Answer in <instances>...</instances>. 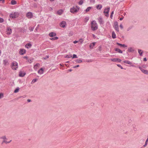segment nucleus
<instances>
[{"instance_id": "nucleus-8", "label": "nucleus", "mask_w": 148, "mask_h": 148, "mask_svg": "<svg viewBox=\"0 0 148 148\" xmlns=\"http://www.w3.org/2000/svg\"><path fill=\"white\" fill-rule=\"evenodd\" d=\"M32 16V12H29L26 14V16L28 18H31Z\"/></svg>"}, {"instance_id": "nucleus-57", "label": "nucleus", "mask_w": 148, "mask_h": 148, "mask_svg": "<svg viewBox=\"0 0 148 148\" xmlns=\"http://www.w3.org/2000/svg\"><path fill=\"white\" fill-rule=\"evenodd\" d=\"M147 60V59L146 58H144L143 59V61H146Z\"/></svg>"}, {"instance_id": "nucleus-62", "label": "nucleus", "mask_w": 148, "mask_h": 148, "mask_svg": "<svg viewBox=\"0 0 148 148\" xmlns=\"http://www.w3.org/2000/svg\"><path fill=\"white\" fill-rule=\"evenodd\" d=\"M11 141H12V140H10V141H8H8H7V142H8V143H10Z\"/></svg>"}, {"instance_id": "nucleus-60", "label": "nucleus", "mask_w": 148, "mask_h": 148, "mask_svg": "<svg viewBox=\"0 0 148 148\" xmlns=\"http://www.w3.org/2000/svg\"><path fill=\"white\" fill-rule=\"evenodd\" d=\"M27 101L28 102H29L31 101V100L30 99H28L27 100Z\"/></svg>"}, {"instance_id": "nucleus-40", "label": "nucleus", "mask_w": 148, "mask_h": 148, "mask_svg": "<svg viewBox=\"0 0 148 148\" xmlns=\"http://www.w3.org/2000/svg\"><path fill=\"white\" fill-rule=\"evenodd\" d=\"M1 139H3L4 140H5L6 139V137L5 136H2L0 138Z\"/></svg>"}, {"instance_id": "nucleus-50", "label": "nucleus", "mask_w": 148, "mask_h": 148, "mask_svg": "<svg viewBox=\"0 0 148 148\" xmlns=\"http://www.w3.org/2000/svg\"><path fill=\"white\" fill-rule=\"evenodd\" d=\"M90 2L94 3L95 2V0H90Z\"/></svg>"}, {"instance_id": "nucleus-5", "label": "nucleus", "mask_w": 148, "mask_h": 148, "mask_svg": "<svg viewBox=\"0 0 148 148\" xmlns=\"http://www.w3.org/2000/svg\"><path fill=\"white\" fill-rule=\"evenodd\" d=\"M113 27L117 32L119 31L118 23L117 21L114 22Z\"/></svg>"}, {"instance_id": "nucleus-41", "label": "nucleus", "mask_w": 148, "mask_h": 148, "mask_svg": "<svg viewBox=\"0 0 148 148\" xmlns=\"http://www.w3.org/2000/svg\"><path fill=\"white\" fill-rule=\"evenodd\" d=\"M3 96V94L2 93H0V99L2 98Z\"/></svg>"}, {"instance_id": "nucleus-4", "label": "nucleus", "mask_w": 148, "mask_h": 148, "mask_svg": "<svg viewBox=\"0 0 148 148\" xmlns=\"http://www.w3.org/2000/svg\"><path fill=\"white\" fill-rule=\"evenodd\" d=\"M110 8V7H108L107 8H106L103 11V13L105 14V16L106 17H108L109 16V12Z\"/></svg>"}, {"instance_id": "nucleus-43", "label": "nucleus", "mask_w": 148, "mask_h": 148, "mask_svg": "<svg viewBox=\"0 0 148 148\" xmlns=\"http://www.w3.org/2000/svg\"><path fill=\"white\" fill-rule=\"evenodd\" d=\"M77 57L76 54H73V58H77Z\"/></svg>"}, {"instance_id": "nucleus-47", "label": "nucleus", "mask_w": 148, "mask_h": 148, "mask_svg": "<svg viewBox=\"0 0 148 148\" xmlns=\"http://www.w3.org/2000/svg\"><path fill=\"white\" fill-rule=\"evenodd\" d=\"M40 64L39 63H37L36 64H35L34 66V68H35L36 66H39Z\"/></svg>"}, {"instance_id": "nucleus-54", "label": "nucleus", "mask_w": 148, "mask_h": 148, "mask_svg": "<svg viewBox=\"0 0 148 148\" xmlns=\"http://www.w3.org/2000/svg\"><path fill=\"white\" fill-rule=\"evenodd\" d=\"M79 65H76V66H74L73 68H76L77 67H79Z\"/></svg>"}, {"instance_id": "nucleus-17", "label": "nucleus", "mask_w": 148, "mask_h": 148, "mask_svg": "<svg viewBox=\"0 0 148 148\" xmlns=\"http://www.w3.org/2000/svg\"><path fill=\"white\" fill-rule=\"evenodd\" d=\"M138 52L140 56H142L143 53V51L141 49H138Z\"/></svg>"}, {"instance_id": "nucleus-33", "label": "nucleus", "mask_w": 148, "mask_h": 148, "mask_svg": "<svg viewBox=\"0 0 148 148\" xmlns=\"http://www.w3.org/2000/svg\"><path fill=\"white\" fill-rule=\"evenodd\" d=\"M37 79L36 78L34 79L32 81L31 83L32 84L36 82L37 81Z\"/></svg>"}, {"instance_id": "nucleus-59", "label": "nucleus", "mask_w": 148, "mask_h": 148, "mask_svg": "<svg viewBox=\"0 0 148 148\" xmlns=\"http://www.w3.org/2000/svg\"><path fill=\"white\" fill-rule=\"evenodd\" d=\"M0 1H2V3H3L5 1V0H0Z\"/></svg>"}, {"instance_id": "nucleus-58", "label": "nucleus", "mask_w": 148, "mask_h": 148, "mask_svg": "<svg viewBox=\"0 0 148 148\" xmlns=\"http://www.w3.org/2000/svg\"><path fill=\"white\" fill-rule=\"evenodd\" d=\"M23 58H25L27 60L28 59V57L27 56H24Z\"/></svg>"}, {"instance_id": "nucleus-14", "label": "nucleus", "mask_w": 148, "mask_h": 148, "mask_svg": "<svg viewBox=\"0 0 148 148\" xmlns=\"http://www.w3.org/2000/svg\"><path fill=\"white\" fill-rule=\"evenodd\" d=\"M134 51V48L133 47H130L128 48L127 51L130 52H133Z\"/></svg>"}, {"instance_id": "nucleus-35", "label": "nucleus", "mask_w": 148, "mask_h": 148, "mask_svg": "<svg viewBox=\"0 0 148 148\" xmlns=\"http://www.w3.org/2000/svg\"><path fill=\"white\" fill-rule=\"evenodd\" d=\"M34 27H29V29L30 31H33L34 29Z\"/></svg>"}, {"instance_id": "nucleus-9", "label": "nucleus", "mask_w": 148, "mask_h": 148, "mask_svg": "<svg viewBox=\"0 0 148 148\" xmlns=\"http://www.w3.org/2000/svg\"><path fill=\"white\" fill-rule=\"evenodd\" d=\"M66 25V22L65 21H62L60 24V26L63 28H64Z\"/></svg>"}, {"instance_id": "nucleus-56", "label": "nucleus", "mask_w": 148, "mask_h": 148, "mask_svg": "<svg viewBox=\"0 0 148 148\" xmlns=\"http://www.w3.org/2000/svg\"><path fill=\"white\" fill-rule=\"evenodd\" d=\"M121 60L120 59L118 58V60L117 61H118L119 62H120L121 61Z\"/></svg>"}, {"instance_id": "nucleus-31", "label": "nucleus", "mask_w": 148, "mask_h": 148, "mask_svg": "<svg viewBox=\"0 0 148 148\" xmlns=\"http://www.w3.org/2000/svg\"><path fill=\"white\" fill-rule=\"evenodd\" d=\"M91 7H88L87 8V9L85 10V11L86 12H89L90 10L91 9Z\"/></svg>"}, {"instance_id": "nucleus-20", "label": "nucleus", "mask_w": 148, "mask_h": 148, "mask_svg": "<svg viewBox=\"0 0 148 148\" xmlns=\"http://www.w3.org/2000/svg\"><path fill=\"white\" fill-rule=\"evenodd\" d=\"M32 46V45L30 43H28L27 44L25 45V47L27 49L30 48Z\"/></svg>"}, {"instance_id": "nucleus-37", "label": "nucleus", "mask_w": 148, "mask_h": 148, "mask_svg": "<svg viewBox=\"0 0 148 148\" xmlns=\"http://www.w3.org/2000/svg\"><path fill=\"white\" fill-rule=\"evenodd\" d=\"M19 90V88H17L15 90L14 92V93H17L18 92Z\"/></svg>"}, {"instance_id": "nucleus-27", "label": "nucleus", "mask_w": 148, "mask_h": 148, "mask_svg": "<svg viewBox=\"0 0 148 148\" xmlns=\"http://www.w3.org/2000/svg\"><path fill=\"white\" fill-rule=\"evenodd\" d=\"M58 39V37L57 36L55 37L52 38H50V39L52 40H57Z\"/></svg>"}, {"instance_id": "nucleus-30", "label": "nucleus", "mask_w": 148, "mask_h": 148, "mask_svg": "<svg viewBox=\"0 0 148 148\" xmlns=\"http://www.w3.org/2000/svg\"><path fill=\"white\" fill-rule=\"evenodd\" d=\"M75 62L77 63H80L82 62V60L80 59H77L76 60Z\"/></svg>"}, {"instance_id": "nucleus-25", "label": "nucleus", "mask_w": 148, "mask_h": 148, "mask_svg": "<svg viewBox=\"0 0 148 148\" xmlns=\"http://www.w3.org/2000/svg\"><path fill=\"white\" fill-rule=\"evenodd\" d=\"M16 4V1L14 0H12L11 1V4L12 5H15Z\"/></svg>"}, {"instance_id": "nucleus-29", "label": "nucleus", "mask_w": 148, "mask_h": 148, "mask_svg": "<svg viewBox=\"0 0 148 148\" xmlns=\"http://www.w3.org/2000/svg\"><path fill=\"white\" fill-rule=\"evenodd\" d=\"M110 60H111L112 61L116 62L118 60V58H113V59H110Z\"/></svg>"}, {"instance_id": "nucleus-28", "label": "nucleus", "mask_w": 148, "mask_h": 148, "mask_svg": "<svg viewBox=\"0 0 148 148\" xmlns=\"http://www.w3.org/2000/svg\"><path fill=\"white\" fill-rule=\"evenodd\" d=\"M72 57V55L71 54L67 55L64 56L65 58H69Z\"/></svg>"}, {"instance_id": "nucleus-44", "label": "nucleus", "mask_w": 148, "mask_h": 148, "mask_svg": "<svg viewBox=\"0 0 148 148\" xmlns=\"http://www.w3.org/2000/svg\"><path fill=\"white\" fill-rule=\"evenodd\" d=\"M117 65L121 69H123V68L120 64H117Z\"/></svg>"}, {"instance_id": "nucleus-6", "label": "nucleus", "mask_w": 148, "mask_h": 148, "mask_svg": "<svg viewBox=\"0 0 148 148\" xmlns=\"http://www.w3.org/2000/svg\"><path fill=\"white\" fill-rule=\"evenodd\" d=\"M17 16V13L12 12L10 15V17L12 18H15Z\"/></svg>"}, {"instance_id": "nucleus-38", "label": "nucleus", "mask_w": 148, "mask_h": 148, "mask_svg": "<svg viewBox=\"0 0 148 148\" xmlns=\"http://www.w3.org/2000/svg\"><path fill=\"white\" fill-rule=\"evenodd\" d=\"M148 142V140H146L145 142V144L143 145V146L145 147L146 146L147 144V142Z\"/></svg>"}, {"instance_id": "nucleus-7", "label": "nucleus", "mask_w": 148, "mask_h": 148, "mask_svg": "<svg viewBox=\"0 0 148 148\" xmlns=\"http://www.w3.org/2000/svg\"><path fill=\"white\" fill-rule=\"evenodd\" d=\"M138 67H139V68L140 70L143 73H144L145 74H146L147 75H148V71L147 70H145V69H143L140 66H139Z\"/></svg>"}, {"instance_id": "nucleus-23", "label": "nucleus", "mask_w": 148, "mask_h": 148, "mask_svg": "<svg viewBox=\"0 0 148 148\" xmlns=\"http://www.w3.org/2000/svg\"><path fill=\"white\" fill-rule=\"evenodd\" d=\"M123 62L125 63L129 64H132V62L128 60H125Z\"/></svg>"}, {"instance_id": "nucleus-21", "label": "nucleus", "mask_w": 148, "mask_h": 148, "mask_svg": "<svg viewBox=\"0 0 148 148\" xmlns=\"http://www.w3.org/2000/svg\"><path fill=\"white\" fill-rule=\"evenodd\" d=\"M25 75V73H23L22 72H20L19 73V76L20 77H23Z\"/></svg>"}, {"instance_id": "nucleus-13", "label": "nucleus", "mask_w": 148, "mask_h": 148, "mask_svg": "<svg viewBox=\"0 0 148 148\" xmlns=\"http://www.w3.org/2000/svg\"><path fill=\"white\" fill-rule=\"evenodd\" d=\"M56 34L54 32H51L49 34V36L50 37H53L56 36Z\"/></svg>"}, {"instance_id": "nucleus-32", "label": "nucleus", "mask_w": 148, "mask_h": 148, "mask_svg": "<svg viewBox=\"0 0 148 148\" xmlns=\"http://www.w3.org/2000/svg\"><path fill=\"white\" fill-rule=\"evenodd\" d=\"M89 17H86L85 18V20L84 21L85 22H87L89 20Z\"/></svg>"}, {"instance_id": "nucleus-18", "label": "nucleus", "mask_w": 148, "mask_h": 148, "mask_svg": "<svg viewBox=\"0 0 148 148\" xmlns=\"http://www.w3.org/2000/svg\"><path fill=\"white\" fill-rule=\"evenodd\" d=\"M3 63L5 65H8L9 64L8 60H3Z\"/></svg>"}, {"instance_id": "nucleus-15", "label": "nucleus", "mask_w": 148, "mask_h": 148, "mask_svg": "<svg viewBox=\"0 0 148 148\" xmlns=\"http://www.w3.org/2000/svg\"><path fill=\"white\" fill-rule=\"evenodd\" d=\"M116 44L121 47H127V45H125V44H122L120 43H119L118 42H117Z\"/></svg>"}, {"instance_id": "nucleus-46", "label": "nucleus", "mask_w": 148, "mask_h": 148, "mask_svg": "<svg viewBox=\"0 0 148 148\" xmlns=\"http://www.w3.org/2000/svg\"><path fill=\"white\" fill-rule=\"evenodd\" d=\"M78 41L80 42L81 43H82L83 42V40L81 38L79 40V41Z\"/></svg>"}, {"instance_id": "nucleus-48", "label": "nucleus", "mask_w": 148, "mask_h": 148, "mask_svg": "<svg viewBox=\"0 0 148 148\" xmlns=\"http://www.w3.org/2000/svg\"><path fill=\"white\" fill-rule=\"evenodd\" d=\"M25 97V95H24V96H20V97H18V98H24Z\"/></svg>"}, {"instance_id": "nucleus-16", "label": "nucleus", "mask_w": 148, "mask_h": 148, "mask_svg": "<svg viewBox=\"0 0 148 148\" xmlns=\"http://www.w3.org/2000/svg\"><path fill=\"white\" fill-rule=\"evenodd\" d=\"M44 71L43 69L42 68L38 71V73L40 74H41L43 73Z\"/></svg>"}, {"instance_id": "nucleus-64", "label": "nucleus", "mask_w": 148, "mask_h": 148, "mask_svg": "<svg viewBox=\"0 0 148 148\" xmlns=\"http://www.w3.org/2000/svg\"><path fill=\"white\" fill-rule=\"evenodd\" d=\"M33 0L35 1H38V0Z\"/></svg>"}, {"instance_id": "nucleus-42", "label": "nucleus", "mask_w": 148, "mask_h": 148, "mask_svg": "<svg viewBox=\"0 0 148 148\" xmlns=\"http://www.w3.org/2000/svg\"><path fill=\"white\" fill-rule=\"evenodd\" d=\"M3 19L2 18L0 17V23L3 22Z\"/></svg>"}, {"instance_id": "nucleus-10", "label": "nucleus", "mask_w": 148, "mask_h": 148, "mask_svg": "<svg viewBox=\"0 0 148 148\" xmlns=\"http://www.w3.org/2000/svg\"><path fill=\"white\" fill-rule=\"evenodd\" d=\"M26 51L23 49H21L19 52V54L21 55H23L26 53Z\"/></svg>"}, {"instance_id": "nucleus-53", "label": "nucleus", "mask_w": 148, "mask_h": 148, "mask_svg": "<svg viewBox=\"0 0 148 148\" xmlns=\"http://www.w3.org/2000/svg\"><path fill=\"white\" fill-rule=\"evenodd\" d=\"M101 46H99V51H101Z\"/></svg>"}, {"instance_id": "nucleus-63", "label": "nucleus", "mask_w": 148, "mask_h": 148, "mask_svg": "<svg viewBox=\"0 0 148 148\" xmlns=\"http://www.w3.org/2000/svg\"><path fill=\"white\" fill-rule=\"evenodd\" d=\"M69 71H72V69H70L69 70Z\"/></svg>"}, {"instance_id": "nucleus-49", "label": "nucleus", "mask_w": 148, "mask_h": 148, "mask_svg": "<svg viewBox=\"0 0 148 148\" xmlns=\"http://www.w3.org/2000/svg\"><path fill=\"white\" fill-rule=\"evenodd\" d=\"M120 27L121 29H122L123 28V26L122 24H121L120 25Z\"/></svg>"}, {"instance_id": "nucleus-1", "label": "nucleus", "mask_w": 148, "mask_h": 148, "mask_svg": "<svg viewBox=\"0 0 148 148\" xmlns=\"http://www.w3.org/2000/svg\"><path fill=\"white\" fill-rule=\"evenodd\" d=\"M98 25L96 21H93L91 22V28L92 30L95 31L98 29Z\"/></svg>"}, {"instance_id": "nucleus-61", "label": "nucleus", "mask_w": 148, "mask_h": 148, "mask_svg": "<svg viewBox=\"0 0 148 148\" xmlns=\"http://www.w3.org/2000/svg\"><path fill=\"white\" fill-rule=\"evenodd\" d=\"M123 17H122V18H119V20H120V21H121L123 19Z\"/></svg>"}, {"instance_id": "nucleus-22", "label": "nucleus", "mask_w": 148, "mask_h": 148, "mask_svg": "<svg viewBox=\"0 0 148 148\" xmlns=\"http://www.w3.org/2000/svg\"><path fill=\"white\" fill-rule=\"evenodd\" d=\"M112 37L113 39L116 38V35L114 31H113L112 33Z\"/></svg>"}, {"instance_id": "nucleus-26", "label": "nucleus", "mask_w": 148, "mask_h": 148, "mask_svg": "<svg viewBox=\"0 0 148 148\" xmlns=\"http://www.w3.org/2000/svg\"><path fill=\"white\" fill-rule=\"evenodd\" d=\"M95 42H93L92 43L90 44V48H92L95 45Z\"/></svg>"}, {"instance_id": "nucleus-24", "label": "nucleus", "mask_w": 148, "mask_h": 148, "mask_svg": "<svg viewBox=\"0 0 148 148\" xmlns=\"http://www.w3.org/2000/svg\"><path fill=\"white\" fill-rule=\"evenodd\" d=\"M96 8L97 9L101 10L102 8V6L101 5H98L97 6Z\"/></svg>"}, {"instance_id": "nucleus-2", "label": "nucleus", "mask_w": 148, "mask_h": 148, "mask_svg": "<svg viewBox=\"0 0 148 148\" xmlns=\"http://www.w3.org/2000/svg\"><path fill=\"white\" fill-rule=\"evenodd\" d=\"M80 8L77 5L75 6H73L70 8V12L73 14L76 13L79 10Z\"/></svg>"}, {"instance_id": "nucleus-52", "label": "nucleus", "mask_w": 148, "mask_h": 148, "mask_svg": "<svg viewBox=\"0 0 148 148\" xmlns=\"http://www.w3.org/2000/svg\"><path fill=\"white\" fill-rule=\"evenodd\" d=\"M78 41L75 40L73 41V42L74 44H76V43H77L78 42Z\"/></svg>"}, {"instance_id": "nucleus-19", "label": "nucleus", "mask_w": 148, "mask_h": 148, "mask_svg": "<svg viewBox=\"0 0 148 148\" xmlns=\"http://www.w3.org/2000/svg\"><path fill=\"white\" fill-rule=\"evenodd\" d=\"M115 50L116 51L118 52L122 53H123V51L121 50L120 49L117 48H116L115 49Z\"/></svg>"}, {"instance_id": "nucleus-39", "label": "nucleus", "mask_w": 148, "mask_h": 148, "mask_svg": "<svg viewBox=\"0 0 148 148\" xmlns=\"http://www.w3.org/2000/svg\"><path fill=\"white\" fill-rule=\"evenodd\" d=\"M132 26L129 27L127 29V31H130L132 28Z\"/></svg>"}, {"instance_id": "nucleus-51", "label": "nucleus", "mask_w": 148, "mask_h": 148, "mask_svg": "<svg viewBox=\"0 0 148 148\" xmlns=\"http://www.w3.org/2000/svg\"><path fill=\"white\" fill-rule=\"evenodd\" d=\"M5 143L6 144H7L8 143V142H7V141H5V140H4L3 141V142H2V143Z\"/></svg>"}, {"instance_id": "nucleus-12", "label": "nucleus", "mask_w": 148, "mask_h": 148, "mask_svg": "<svg viewBox=\"0 0 148 148\" xmlns=\"http://www.w3.org/2000/svg\"><path fill=\"white\" fill-rule=\"evenodd\" d=\"M99 22L100 24H103L104 23V21L103 20L101 17H100L98 19Z\"/></svg>"}, {"instance_id": "nucleus-55", "label": "nucleus", "mask_w": 148, "mask_h": 148, "mask_svg": "<svg viewBox=\"0 0 148 148\" xmlns=\"http://www.w3.org/2000/svg\"><path fill=\"white\" fill-rule=\"evenodd\" d=\"M49 58V56H47L45 58H44L45 59H48Z\"/></svg>"}, {"instance_id": "nucleus-36", "label": "nucleus", "mask_w": 148, "mask_h": 148, "mask_svg": "<svg viewBox=\"0 0 148 148\" xmlns=\"http://www.w3.org/2000/svg\"><path fill=\"white\" fill-rule=\"evenodd\" d=\"M83 0H81L79 1L78 3L79 4V5H82L83 4Z\"/></svg>"}, {"instance_id": "nucleus-11", "label": "nucleus", "mask_w": 148, "mask_h": 148, "mask_svg": "<svg viewBox=\"0 0 148 148\" xmlns=\"http://www.w3.org/2000/svg\"><path fill=\"white\" fill-rule=\"evenodd\" d=\"M7 34L8 35H10L12 32V29L10 27H8L6 31Z\"/></svg>"}, {"instance_id": "nucleus-45", "label": "nucleus", "mask_w": 148, "mask_h": 148, "mask_svg": "<svg viewBox=\"0 0 148 148\" xmlns=\"http://www.w3.org/2000/svg\"><path fill=\"white\" fill-rule=\"evenodd\" d=\"M113 14H114V11H113L111 13V14L110 15V18H112V17L113 16Z\"/></svg>"}, {"instance_id": "nucleus-34", "label": "nucleus", "mask_w": 148, "mask_h": 148, "mask_svg": "<svg viewBox=\"0 0 148 148\" xmlns=\"http://www.w3.org/2000/svg\"><path fill=\"white\" fill-rule=\"evenodd\" d=\"M62 12L61 10H60L58 11L57 13L59 15H61L62 14Z\"/></svg>"}, {"instance_id": "nucleus-3", "label": "nucleus", "mask_w": 148, "mask_h": 148, "mask_svg": "<svg viewBox=\"0 0 148 148\" xmlns=\"http://www.w3.org/2000/svg\"><path fill=\"white\" fill-rule=\"evenodd\" d=\"M11 66L12 69L15 70L18 68V64L16 62L14 61L12 63Z\"/></svg>"}]
</instances>
